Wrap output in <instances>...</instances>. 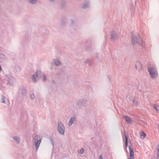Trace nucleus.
Masks as SVG:
<instances>
[{
	"label": "nucleus",
	"instance_id": "b1692460",
	"mask_svg": "<svg viewBox=\"0 0 159 159\" xmlns=\"http://www.w3.org/2000/svg\"><path fill=\"white\" fill-rule=\"evenodd\" d=\"M140 65V67L141 68H142V65H141V63L140 62H138L137 63V64H135V69L137 70V65Z\"/></svg>",
	"mask_w": 159,
	"mask_h": 159
},
{
	"label": "nucleus",
	"instance_id": "2f4dec72",
	"mask_svg": "<svg viewBox=\"0 0 159 159\" xmlns=\"http://www.w3.org/2000/svg\"><path fill=\"white\" fill-rule=\"evenodd\" d=\"M133 104H134L135 105H137V103L135 100H134L133 101Z\"/></svg>",
	"mask_w": 159,
	"mask_h": 159
},
{
	"label": "nucleus",
	"instance_id": "aec40b11",
	"mask_svg": "<svg viewBox=\"0 0 159 159\" xmlns=\"http://www.w3.org/2000/svg\"><path fill=\"white\" fill-rule=\"evenodd\" d=\"M13 139L14 140H15V141L17 143H19L20 139L18 137L14 136L13 137Z\"/></svg>",
	"mask_w": 159,
	"mask_h": 159
},
{
	"label": "nucleus",
	"instance_id": "2eb2a0df",
	"mask_svg": "<svg viewBox=\"0 0 159 159\" xmlns=\"http://www.w3.org/2000/svg\"><path fill=\"white\" fill-rule=\"evenodd\" d=\"M89 5V3L88 2H84L82 5V8L85 9L88 8Z\"/></svg>",
	"mask_w": 159,
	"mask_h": 159
},
{
	"label": "nucleus",
	"instance_id": "e433bc0d",
	"mask_svg": "<svg viewBox=\"0 0 159 159\" xmlns=\"http://www.w3.org/2000/svg\"><path fill=\"white\" fill-rule=\"evenodd\" d=\"M2 69V68L1 66V65H0V71Z\"/></svg>",
	"mask_w": 159,
	"mask_h": 159
},
{
	"label": "nucleus",
	"instance_id": "473e14b6",
	"mask_svg": "<svg viewBox=\"0 0 159 159\" xmlns=\"http://www.w3.org/2000/svg\"><path fill=\"white\" fill-rule=\"evenodd\" d=\"M51 83L52 84H55V82L53 80H52Z\"/></svg>",
	"mask_w": 159,
	"mask_h": 159
},
{
	"label": "nucleus",
	"instance_id": "c9c22d12",
	"mask_svg": "<svg viewBox=\"0 0 159 159\" xmlns=\"http://www.w3.org/2000/svg\"><path fill=\"white\" fill-rule=\"evenodd\" d=\"M50 1L52 2H53L54 1V0H50Z\"/></svg>",
	"mask_w": 159,
	"mask_h": 159
},
{
	"label": "nucleus",
	"instance_id": "f3484780",
	"mask_svg": "<svg viewBox=\"0 0 159 159\" xmlns=\"http://www.w3.org/2000/svg\"><path fill=\"white\" fill-rule=\"evenodd\" d=\"M38 0H28V2L31 4H35L37 3Z\"/></svg>",
	"mask_w": 159,
	"mask_h": 159
},
{
	"label": "nucleus",
	"instance_id": "4c0bfd02",
	"mask_svg": "<svg viewBox=\"0 0 159 159\" xmlns=\"http://www.w3.org/2000/svg\"><path fill=\"white\" fill-rule=\"evenodd\" d=\"M134 158H129L128 159H134Z\"/></svg>",
	"mask_w": 159,
	"mask_h": 159
},
{
	"label": "nucleus",
	"instance_id": "f704fd0d",
	"mask_svg": "<svg viewBox=\"0 0 159 159\" xmlns=\"http://www.w3.org/2000/svg\"><path fill=\"white\" fill-rule=\"evenodd\" d=\"M70 21H71V24H73L75 22V21L73 20H70Z\"/></svg>",
	"mask_w": 159,
	"mask_h": 159
},
{
	"label": "nucleus",
	"instance_id": "20e7f679",
	"mask_svg": "<svg viewBox=\"0 0 159 159\" xmlns=\"http://www.w3.org/2000/svg\"><path fill=\"white\" fill-rule=\"evenodd\" d=\"M57 130L59 134L61 135H64L65 128L63 124L61 122L58 123Z\"/></svg>",
	"mask_w": 159,
	"mask_h": 159
},
{
	"label": "nucleus",
	"instance_id": "9b49d317",
	"mask_svg": "<svg viewBox=\"0 0 159 159\" xmlns=\"http://www.w3.org/2000/svg\"><path fill=\"white\" fill-rule=\"evenodd\" d=\"M1 101L2 103H6L8 101V99L5 96L2 95V96Z\"/></svg>",
	"mask_w": 159,
	"mask_h": 159
},
{
	"label": "nucleus",
	"instance_id": "4468645a",
	"mask_svg": "<svg viewBox=\"0 0 159 159\" xmlns=\"http://www.w3.org/2000/svg\"><path fill=\"white\" fill-rule=\"evenodd\" d=\"M124 118H125L126 122L128 123L131 124L132 122V120L128 116H124Z\"/></svg>",
	"mask_w": 159,
	"mask_h": 159
},
{
	"label": "nucleus",
	"instance_id": "4be33fe9",
	"mask_svg": "<svg viewBox=\"0 0 159 159\" xmlns=\"http://www.w3.org/2000/svg\"><path fill=\"white\" fill-rule=\"evenodd\" d=\"M158 105H157L155 104L154 105V108L155 109V110L158 112L159 111V110L158 109Z\"/></svg>",
	"mask_w": 159,
	"mask_h": 159
},
{
	"label": "nucleus",
	"instance_id": "dca6fc26",
	"mask_svg": "<svg viewBox=\"0 0 159 159\" xmlns=\"http://www.w3.org/2000/svg\"><path fill=\"white\" fill-rule=\"evenodd\" d=\"M85 101L84 100H79L78 102V105L79 106L81 107V106H83L85 104Z\"/></svg>",
	"mask_w": 159,
	"mask_h": 159
},
{
	"label": "nucleus",
	"instance_id": "6e6552de",
	"mask_svg": "<svg viewBox=\"0 0 159 159\" xmlns=\"http://www.w3.org/2000/svg\"><path fill=\"white\" fill-rule=\"evenodd\" d=\"M20 92L21 93V94H20L19 93H18V96L20 97H23L25 96L26 95V90L23 87L20 89Z\"/></svg>",
	"mask_w": 159,
	"mask_h": 159
},
{
	"label": "nucleus",
	"instance_id": "412c9836",
	"mask_svg": "<svg viewBox=\"0 0 159 159\" xmlns=\"http://www.w3.org/2000/svg\"><path fill=\"white\" fill-rule=\"evenodd\" d=\"M140 135L141 136V138L142 139H144L146 135V134L143 131H142L140 132Z\"/></svg>",
	"mask_w": 159,
	"mask_h": 159
},
{
	"label": "nucleus",
	"instance_id": "c85d7f7f",
	"mask_svg": "<svg viewBox=\"0 0 159 159\" xmlns=\"http://www.w3.org/2000/svg\"><path fill=\"white\" fill-rule=\"evenodd\" d=\"M89 61H90V60L89 59H88L84 61V63L85 64H87V63H88L89 62Z\"/></svg>",
	"mask_w": 159,
	"mask_h": 159
},
{
	"label": "nucleus",
	"instance_id": "f257e3e1",
	"mask_svg": "<svg viewBox=\"0 0 159 159\" xmlns=\"http://www.w3.org/2000/svg\"><path fill=\"white\" fill-rule=\"evenodd\" d=\"M133 33H131L132 36V42L133 45L137 44L138 45L143 46L142 40L139 34H137L135 35H133Z\"/></svg>",
	"mask_w": 159,
	"mask_h": 159
},
{
	"label": "nucleus",
	"instance_id": "5701e85b",
	"mask_svg": "<svg viewBox=\"0 0 159 159\" xmlns=\"http://www.w3.org/2000/svg\"><path fill=\"white\" fill-rule=\"evenodd\" d=\"M66 19L65 18H64V19L62 20L61 21V24L62 25H65L66 23Z\"/></svg>",
	"mask_w": 159,
	"mask_h": 159
},
{
	"label": "nucleus",
	"instance_id": "f8f14e48",
	"mask_svg": "<svg viewBox=\"0 0 159 159\" xmlns=\"http://www.w3.org/2000/svg\"><path fill=\"white\" fill-rule=\"evenodd\" d=\"M125 148L126 150L128 145V137L125 134Z\"/></svg>",
	"mask_w": 159,
	"mask_h": 159
},
{
	"label": "nucleus",
	"instance_id": "6ab92c4d",
	"mask_svg": "<svg viewBox=\"0 0 159 159\" xmlns=\"http://www.w3.org/2000/svg\"><path fill=\"white\" fill-rule=\"evenodd\" d=\"M66 5V2L65 1H62L61 3L60 7L61 9H64Z\"/></svg>",
	"mask_w": 159,
	"mask_h": 159
},
{
	"label": "nucleus",
	"instance_id": "393cba45",
	"mask_svg": "<svg viewBox=\"0 0 159 159\" xmlns=\"http://www.w3.org/2000/svg\"><path fill=\"white\" fill-rule=\"evenodd\" d=\"M0 58L1 59H4L5 58V55L3 54H0Z\"/></svg>",
	"mask_w": 159,
	"mask_h": 159
},
{
	"label": "nucleus",
	"instance_id": "ddd939ff",
	"mask_svg": "<svg viewBox=\"0 0 159 159\" xmlns=\"http://www.w3.org/2000/svg\"><path fill=\"white\" fill-rule=\"evenodd\" d=\"M54 62L55 64L57 66H59L61 64V61L58 59H54Z\"/></svg>",
	"mask_w": 159,
	"mask_h": 159
},
{
	"label": "nucleus",
	"instance_id": "a878e982",
	"mask_svg": "<svg viewBox=\"0 0 159 159\" xmlns=\"http://www.w3.org/2000/svg\"><path fill=\"white\" fill-rule=\"evenodd\" d=\"M84 152V149L83 148H82L79 153L80 154H82Z\"/></svg>",
	"mask_w": 159,
	"mask_h": 159
},
{
	"label": "nucleus",
	"instance_id": "1a4fd4ad",
	"mask_svg": "<svg viewBox=\"0 0 159 159\" xmlns=\"http://www.w3.org/2000/svg\"><path fill=\"white\" fill-rule=\"evenodd\" d=\"M128 147L129 148L130 158H134L135 157L134 155L133 149L131 148L130 145H129Z\"/></svg>",
	"mask_w": 159,
	"mask_h": 159
},
{
	"label": "nucleus",
	"instance_id": "7c9ffc66",
	"mask_svg": "<svg viewBox=\"0 0 159 159\" xmlns=\"http://www.w3.org/2000/svg\"><path fill=\"white\" fill-rule=\"evenodd\" d=\"M157 149L158 152V153L157 154V157H159V145H158V146L157 147Z\"/></svg>",
	"mask_w": 159,
	"mask_h": 159
},
{
	"label": "nucleus",
	"instance_id": "72a5a7b5",
	"mask_svg": "<svg viewBox=\"0 0 159 159\" xmlns=\"http://www.w3.org/2000/svg\"><path fill=\"white\" fill-rule=\"evenodd\" d=\"M99 159H103V157L102 156V155H101L99 157Z\"/></svg>",
	"mask_w": 159,
	"mask_h": 159
},
{
	"label": "nucleus",
	"instance_id": "9d476101",
	"mask_svg": "<svg viewBox=\"0 0 159 159\" xmlns=\"http://www.w3.org/2000/svg\"><path fill=\"white\" fill-rule=\"evenodd\" d=\"M85 50L88 52L91 51L93 50V47L92 44L88 45L85 48Z\"/></svg>",
	"mask_w": 159,
	"mask_h": 159
},
{
	"label": "nucleus",
	"instance_id": "39448f33",
	"mask_svg": "<svg viewBox=\"0 0 159 159\" xmlns=\"http://www.w3.org/2000/svg\"><path fill=\"white\" fill-rule=\"evenodd\" d=\"M41 141L42 139L40 138L39 135H37L36 136L34 141V145L35 147V150L36 152L37 151Z\"/></svg>",
	"mask_w": 159,
	"mask_h": 159
},
{
	"label": "nucleus",
	"instance_id": "7ed1b4c3",
	"mask_svg": "<svg viewBox=\"0 0 159 159\" xmlns=\"http://www.w3.org/2000/svg\"><path fill=\"white\" fill-rule=\"evenodd\" d=\"M15 79L11 75L6 76L2 80L3 83L7 85H11L13 84Z\"/></svg>",
	"mask_w": 159,
	"mask_h": 159
},
{
	"label": "nucleus",
	"instance_id": "f03ea898",
	"mask_svg": "<svg viewBox=\"0 0 159 159\" xmlns=\"http://www.w3.org/2000/svg\"><path fill=\"white\" fill-rule=\"evenodd\" d=\"M148 70L152 79H154L157 77L158 75L157 72L154 67L152 66L148 67Z\"/></svg>",
	"mask_w": 159,
	"mask_h": 159
},
{
	"label": "nucleus",
	"instance_id": "a211bd4d",
	"mask_svg": "<svg viewBox=\"0 0 159 159\" xmlns=\"http://www.w3.org/2000/svg\"><path fill=\"white\" fill-rule=\"evenodd\" d=\"M75 120V118L72 117L70 118L69 122L68 125L69 126H71L73 123V121Z\"/></svg>",
	"mask_w": 159,
	"mask_h": 159
},
{
	"label": "nucleus",
	"instance_id": "423d86ee",
	"mask_svg": "<svg viewBox=\"0 0 159 159\" xmlns=\"http://www.w3.org/2000/svg\"><path fill=\"white\" fill-rule=\"evenodd\" d=\"M41 76V71L40 70H37L34 74L33 75V80L36 82L37 80H39Z\"/></svg>",
	"mask_w": 159,
	"mask_h": 159
},
{
	"label": "nucleus",
	"instance_id": "cd10ccee",
	"mask_svg": "<svg viewBox=\"0 0 159 159\" xmlns=\"http://www.w3.org/2000/svg\"><path fill=\"white\" fill-rule=\"evenodd\" d=\"M50 141H51V142L53 146L54 145V140H53V139H50Z\"/></svg>",
	"mask_w": 159,
	"mask_h": 159
},
{
	"label": "nucleus",
	"instance_id": "bb28decb",
	"mask_svg": "<svg viewBox=\"0 0 159 159\" xmlns=\"http://www.w3.org/2000/svg\"><path fill=\"white\" fill-rule=\"evenodd\" d=\"M30 98L31 100H33L34 98V94H32L30 96Z\"/></svg>",
	"mask_w": 159,
	"mask_h": 159
},
{
	"label": "nucleus",
	"instance_id": "0eeeda50",
	"mask_svg": "<svg viewBox=\"0 0 159 159\" xmlns=\"http://www.w3.org/2000/svg\"><path fill=\"white\" fill-rule=\"evenodd\" d=\"M110 38L111 40L112 41H116L117 37L116 36V33L115 31H112L110 34Z\"/></svg>",
	"mask_w": 159,
	"mask_h": 159
},
{
	"label": "nucleus",
	"instance_id": "c756f323",
	"mask_svg": "<svg viewBox=\"0 0 159 159\" xmlns=\"http://www.w3.org/2000/svg\"><path fill=\"white\" fill-rule=\"evenodd\" d=\"M43 80L44 81H45L47 80V79L46 76L44 75H43Z\"/></svg>",
	"mask_w": 159,
	"mask_h": 159
}]
</instances>
